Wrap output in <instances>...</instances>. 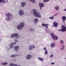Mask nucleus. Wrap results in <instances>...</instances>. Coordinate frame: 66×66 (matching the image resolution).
I'll return each instance as SVG.
<instances>
[{
  "label": "nucleus",
  "instance_id": "obj_1",
  "mask_svg": "<svg viewBox=\"0 0 66 66\" xmlns=\"http://www.w3.org/2000/svg\"><path fill=\"white\" fill-rule=\"evenodd\" d=\"M34 11V15H35L37 17H41V15H40V13L37 12V10H33Z\"/></svg>",
  "mask_w": 66,
  "mask_h": 66
},
{
  "label": "nucleus",
  "instance_id": "obj_2",
  "mask_svg": "<svg viewBox=\"0 0 66 66\" xmlns=\"http://www.w3.org/2000/svg\"><path fill=\"white\" fill-rule=\"evenodd\" d=\"M24 23L22 22L20 24V25H19L17 26V28L18 30H21L22 28L24 27Z\"/></svg>",
  "mask_w": 66,
  "mask_h": 66
},
{
  "label": "nucleus",
  "instance_id": "obj_3",
  "mask_svg": "<svg viewBox=\"0 0 66 66\" xmlns=\"http://www.w3.org/2000/svg\"><path fill=\"white\" fill-rule=\"evenodd\" d=\"M16 36H17L16 37V39H18L19 37V36H18V34L17 33H15L14 34H12L11 36V38H14V37H16Z\"/></svg>",
  "mask_w": 66,
  "mask_h": 66
},
{
  "label": "nucleus",
  "instance_id": "obj_4",
  "mask_svg": "<svg viewBox=\"0 0 66 66\" xmlns=\"http://www.w3.org/2000/svg\"><path fill=\"white\" fill-rule=\"evenodd\" d=\"M51 35L53 39H55V40H57V39L58 37L57 36H55L52 33H51Z\"/></svg>",
  "mask_w": 66,
  "mask_h": 66
},
{
  "label": "nucleus",
  "instance_id": "obj_5",
  "mask_svg": "<svg viewBox=\"0 0 66 66\" xmlns=\"http://www.w3.org/2000/svg\"><path fill=\"white\" fill-rule=\"evenodd\" d=\"M11 14L10 13H8L6 14V16H7V18L6 19V20H10L9 17H10V16H11Z\"/></svg>",
  "mask_w": 66,
  "mask_h": 66
},
{
  "label": "nucleus",
  "instance_id": "obj_6",
  "mask_svg": "<svg viewBox=\"0 0 66 66\" xmlns=\"http://www.w3.org/2000/svg\"><path fill=\"white\" fill-rule=\"evenodd\" d=\"M42 26H44V27H45L46 28H47V29L48 28V26H49V24L45 23L44 24L43 23H42Z\"/></svg>",
  "mask_w": 66,
  "mask_h": 66
},
{
  "label": "nucleus",
  "instance_id": "obj_7",
  "mask_svg": "<svg viewBox=\"0 0 66 66\" xmlns=\"http://www.w3.org/2000/svg\"><path fill=\"white\" fill-rule=\"evenodd\" d=\"M62 30L63 32H64L66 30V27L65 26H63L62 27Z\"/></svg>",
  "mask_w": 66,
  "mask_h": 66
},
{
  "label": "nucleus",
  "instance_id": "obj_8",
  "mask_svg": "<svg viewBox=\"0 0 66 66\" xmlns=\"http://www.w3.org/2000/svg\"><path fill=\"white\" fill-rule=\"evenodd\" d=\"M16 44V43L15 42L10 44V45H11V47H10V49H11V48H13L14 47V45H14V44Z\"/></svg>",
  "mask_w": 66,
  "mask_h": 66
},
{
  "label": "nucleus",
  "instance_id": "obj_9",
  "mask_svg": "<svg viewBox=\"0 0 66 66\" xmlns=\"http://www.w3.org/2000/svg\"><path fill=\"white\" fill-rule=\"evenodd\" d=\"M39 6L40 7V9L42 10V7H43V6H44V4L42 3H39Z\"/></svg>",
  "mask_w": 66,
  "mask_h": 66
},
{
  "label": "nucleus",
  "instance_id": "obj_10",
  "mask_svg": "<svg viewBox=\"0 0 66 66\" xmlns=\"http://www.w3.org/2000/svg\"><path fill=\"white\" fill-rule=\"evenodd\" d=\"M19 14L20 15H23L24 14V12L22 10H20L19 11Z\"/></svg>",
  "mask_w": 66,
  "mask_h": 66
},
{
  "label": "nucleus",
  "instance_id": "obj_11",
  "mask_svg": "<svg viewBox=\"0 0 66 66\" xmlns=\"http://www.w3.org/2000/svg\"><path fill=\"white\" fill-rule=\"evenodd\" d=\"M62 19L64 23V22H65V20H66V17L65 16H63L62 17Z\"/></svg>",
  "mask_w": 66,
  "mask_h": 66
},
{
  "label": "nucleus",
  "instance_id": "obj_12",
  "mask_svg": "<svg viewBox=\"0 0 66 66\" xmlns=\"http://www.w3.org/2000/svg\"><path fill=\"white\" fill-rule=\"evenodd\" d=\"M53 24L54 26L55 27H57L58 23L56 22H55L54 23H53Z\"/></svg>",
  "mask_w": 66,
  "mask_h": 66
},
{
  "label": "nucleus",
  "instance_id": "obj_13",
  "mask_svg": "<svg viewBox=\"0 0 66 66\" xmlns=\"http://www.w3.org/2000/svg\"><path fill=\"white\" fill-rule=\"evenodd\" d=\"M26 5V3L24 2H23L21 4V6L22 7H24L25 5Z\"/></svg>",
  "mask_w": 66,
  "mask_h": 66
},
{
  "label": "nucleus",
  "instance_id": "obj_14",
  "mask_svg": "<svg viewBox=\"0 0 66 66\" xmlns=\"http://www.w3.org/2000/svg\"><path fill=\"white\" fill-rule=\"evenodd\" d=\"M32 57V56L30 55H27V60H29Z\"/></svg>",
  "mask_w": 66,
  "mask_h": 66
},
{
  "label": "nucleus",
  "instance_id": "obj_15",
  "mask_svg": "<svg viewBox=\"0 0 66 66\" xmlns=\"http://www.w3.org/2000/svg\"><path fill=\"white\" fill-rule=\"evenodd\" d=\"M35 47L33 45H30V48H29V50H31L33 48H34Z\"/></svg>",
  "mask_w": 66,
  "mask_h": 66
},
{
  "label": "nucleus",
  "instance_id": "obj_16",
  "mask_svg": "<svg viewBox=\"0 0 66 66\" xmlns=\"http://www.w3.org/2000/svg\"><path fill=\"white\" fill-rule=\"evenodd\" d=\"M19 47L18 46H16L14 47V49L16 51H17L18 50Z\"/></svg>",
  "mask_w": 66,
  "mask_h": 66
},
{
  "label": "nucleus",
  "instance_id": "obj_17",
  "mask_svg": "<svg viewBox=\"0 0 66 66\" xmlns=\"http://www.w3.org/2000/svg\"><path fill=\"white\" fill-rule=\"evenodd\" d=\"M55 45V44L54 43H52L51 44V47H54V46Z\"/></svg>",
  "mask_w": 66,
  "mask_h": 66
},
{
  "label": "nucleus",
  "instance_id": "obj_18",
  "mask_svg": "<svg viewBox=\"0 0 66 66\" xmlns=\"http://www.w3.org/2000/svg\"><path fill=\"white\" fill-rule=\"evenodd\" d=\"M34 20H35L34 22L35 23H36L37 22V21H38V19L37 18H35V19Z\"/></svg>",
  "mask_w": 66,
  "mask_h": 66
},
{
  "label": "nucleus",
  "instance_id": "obj_19",
  "mask_svg": "<svg viewBox=\"0 0 66 66\" xmlns=\"http://www.w3.org/2000/svg\"><path fill=\"white\" fill-rule=\"evenodd\" d=\"M10 66H17V64H14L13 63H11L10 64Z\"/></svg>",
  "mask_w": 66,
  "mask_h": 66
},
{
  "label": "nucleus",
  "instance_id": "obj_20",
  "mask_svg": "<svg viewBox=\"0 0 66 66\" xmlns=\"http://www.w3.org/2000/svg\"><path fill=\"white\" fill-rule=\"evenodd\" d=\"M7 63L6 62L4 63H2V65H7Z\"/></svg>",
  "mask_w": 66,
  "mask_h": 66
},
{
  "label": "nucleus",
  "instance_id": "obj_21",
  "mask_svg": "<svg viewBox=\"0 0 66 66\" xmlns=\"http://www.w3.org/2000/svg\"><path fill=\"white\" fill-rule=\"evenodd\" d=\"M38 59H39L40 61H43V58H42L40 57H38Z\"/></svg>",
  "mask_w": 66,
  "mask_h": 66
},
{
  "label": "nucleus",
  "instance_id": "obj_22",
  "mask_svg": "<svg viewBox=\"0 0 66 66\" xmlns=\"http://www.w3.org/2000/svg\"><path fill=\"white\" fill-rule=\"evenodd\" d=\"M3 2L4 3H5V1L4 0H0V2Z\"/></svg>",
  "mask_w": 66,
  "mask_h": 66
},
{
  "label": "nucleus",
  "instance_id": "obj_23",
  "mask_svg": "<svg viewBox=\"0 0 66 66\" xmlns=\"http://www.w3.org/2000/svg\"><path fill=\"white\" fill-rule=\"evenodd\" d=\"M55 8L56 10H59V7L58 6H56L55 7Z\"/></svg>",
  "mask_w": 66,
  "mask_h": 66
},
{
  "label": "nucleus",
  "instance_id": "obj_24",
  "mask_svg": "<svg viewBox=\"0 0 66 66\" xmlns=\"http://www.w3.org/2000/svg\"><path fill=\"white\" fill-rule=\"evenodd\" d=\"M17 55H13L12 56H11L10 57H15V56H17Z\"/></svg>",
  "mask_w": 66,
  "mask_h": 66
},
{
  "label": "nucleus",
  "instance_id": "obj_25",
  "mask_svg": "<svg viewBox=\"0 0 66 66\" xmlns=\"http://www.w3.org/2000/svg\"><path fill=\"white\" fill-rule=\"evenodd\" d=\"M50 0H43V2L45 3V2H48Z\"/></svg>",
  "mask_w": 66,
  "mask_h": 66
},
{
  "label": "nucleus",
  "instance_id": "obj_26",
  "mask_svg": "<svg viewBox=\"0 0 66 66\" xmlns=\"http://www.w3.org/2000/svg\"><path fill=\"white\" fill-rule=\"evenodd\" d=\"M30 1L31 2V1H32V2L33 3H35V0H30Z\"/></svg>",
  "mask_w": 66,
  "mask_h": 66
},
{
  "label": "nucleus",
  "instance_id": "obj_27",
  "mask_svg": "<svg viewBox=\"0 0 66 66\" xmlns=\"http://www.w3.org/2000/svg\"><path fill=\"white\" fill-rule=\"evenodd\" d=\"M64 48H65V47H64V45H63V48H61V50H64Z\"/></svg>",
  "mask_w": 66,
  "mask_h": 66
},
{
  "label": "nucleus",
  "instance_id": "obj_28",
  "mask_svg": "<svg viewBox=\"0 0 66 66\" xmlns=\"http://www.w3.org/2000/svg\"><path fill=\"white\" fill-rule=\"evenodd\" d=\"M45 54H46H46H48V52H47V50H46L45 51Z\"/></svg>",
  "mask_w": 66,
  "mask_h": 66
},
{
  "label": "nucleus",
  "instance_id": "obj_29",
  "mask_svg": "<svg viewBox=\"0 0 66 66\" xmlns=\"http://www.w3.org/2000/svg\"><path fill=\"white\" fill-rule=\"evenodd\" d=\"M49 18H50V19H54V18H53V16L50 17Z\"/></svg>",
  "mask_w": 66,
  "mask_h": 66
},
{
  "label": "nucleus",
  "instance_id": "obj_30",
  "mask_svg": "<svg viewBox=\"0 0 66 66\" xmlns=\"http://www.w3.org/2000/svg\"><path fill=\"white\" fill-rule=\"evenodd\" d=\"M58 31H61V32H63V30H62V29H59L58 30Z\"/></svg>",
  "mask_w": 66,
  "mask_h": 66
},
{
  "label": "nucleus",
  "instance_id": "obj_31",
  "mask_svg": "<svg viewBox=\"0 0 66 66\" xmlns=\"http://www.w3.org/2000/svg\"><path fill=\"white\" fill-rule=\"evenodd\" d=\"M60 42L61 43V44H63L64 43V42H63V41H62V40H61L60 41Z\"/></svg>",
  "mask_w": 66,
  "mask_h": 66
},
{
  "label": "nucleus",
  "instance_id": "obj_32",
  "mask_svg": "<svg viewBox=\"0 0 66 66\" xmlns=\"http://www.w3.org/2000/svg\"><path fill=\"white\" fill-rule=\"evenodd\" d=\"M55 64V63L54 62H52L51 63V64H52V65H54V64Z\"/></svg>",
  "mask_w": 66,
  "mask_h": 66
},
{
  "label": "nucleus",
  "instance_id": "obj_33",
  "mask_svg": "<svg viewBox=\"0 0 66 66\" xmlns=\"http://www.w3.org/2000/svg\"><path fill=\"white\" fill-rule=\"evenodd\" d=\"M44 49L45 50V51H46V48L44 47Z\"/></svg>",
  "mask_w": 66,
  "mask_h": 66
},
{
  "label": "nucleus",
  "instance_id": "obj_34",
  "mask_svg": "<svg viewBox=\"0 0 66 66\" xmlns=\"http://www.w3.org/2000/svg\"><path fill=\"white\" fill-rule=\"evenodd\" d=\"M50 57H53V54H52L50 56Z\"/></svg>",
  "mask_w": 66,
  "mask_h": 66
},
{
  "label": "nucleus",
  "instance_id": "obj_35",
  "mask_svg": "<svg viewBox=\"0 0 66 66\" xmlns=\"http://www.w3.org/2000/svg\"><path fill=\"white\" fill-rule=\"evenodd\" d=\"M33 30H34V29H30V31H33Z\"/></svg>",
  "mask_w": 66,
  "mask_h": 66
},
{
  "label": "nucleus",
  "instance_id": "obj_36",
  "mask_svg": "<svg viewBox=\"0 0 66 66\" xmlns=\"http://www.w3.org/2000/svg\"><path fill=\"white\" fill-rule=\"evenodd\" d=\"M15 42H18V41L16 40H15Z\"/></svg>",
  "mask_w": 66,
  "mask_h": 66
},
{
  "label": "nucleus",
  "instance_id": "obj_37",
  "mask_svg": "<svg viewBox=\"0 0 66 66\" xmlns=\"http://www.w3.org/2000/svg\"><path fill=\"white\" fill-rule=\"evenodd\" d=\"M58 15V13H56L55 15V16H56V15Z\"/></svg>",
  "mask_w": 66,
  "mask_h": 66
},
{
  "label": "nucleus",
  "instance_id": "obj_38",
  "mask_svg": "<svg viewBox=\"0 0 66 66\" xmlns=\"http://www.w3.org/2000/svg\"><path fill=\"white\" fill-rule=\"evenodd\" d=\"M64 11H66V9H64Z\"/></svg>",
  "mask_w": 66,
  "mask_h": 66
},
{
  "label": "nucleus",
  "instance_id": "obj_39",
  "mask_svg": "<svg viewBox=\"0 0 66 66\" xmlns=\"http://www.w3.org/2000/svg\"><path fill=\"white\" fill-rule=\"evenodd\" d=\"M0 40H1V38H0V42H1V41H0Z\"/></svg>",
  "mask_w": 66,
  "mask_h": 66
},
{
  "label": "nucleus",
  "instance_id": "obj_40",
  "mask_svg": "<svg viewBox=\"0 0 66 66\" xmlns=\"http://www.w3.org/2000/svg\"><path fill=\"white\" fill-rule=\"evenodd\" d=\"M6 2H7V0Z\"/></svg>",
  "mask_w": 66,
  "mask_h": 66
},
{
  "label": "nucleus",
  "instance_id": "obj_41",
  "mask_svg": "<svg viewBox=\"0 0 66 66\" xmlns=\"http://www.w3.org/2000/svg\"><path fill=\"white\" fill-rule=\"evenodd\" d=\"M20 66V65H18V66Z\"/></svg>",
  "mask_w": 66,
  "mask_h": 66
},
{
  "label": "nucleus",
  "instance_id": "obj_42",
  "mask_svg": "<svg viewBox=\"0 0 66 66\" xmlns=\"http://www.w3.org/2000/svg\"><path fill=\"white\" fill-rule=\"evenodd\" d=\"M65 59H66V58H65Z\"/></svg>",
  "mask_w": 66,
  "mask_h": 66
},
{
  "label": "nucleus",
  "instance_id": "obj_43",
  "mask_svg": "<svg viewBox=\"0 0 66 66\" xmlns=\"http://www.w3.org/2000/svg\"><path fill=\"white\" fill-rule=\"evenodd\" d=\"M7 1H8V0H7Z\"/></svg>",
  "mask_w": 66,
  "mask_h": 66
}]
</instances>
